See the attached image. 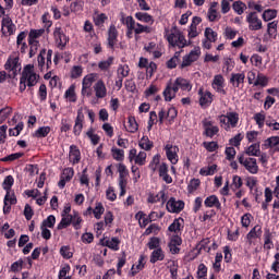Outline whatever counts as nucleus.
<instances>
[{"mask_svg":"<svg viewBox=\"0 0 279 279\" xmlns=\"http://www.w3.org/2000/svg\"><path fill=\"white\" fill-rule=\"evenodd\" d=\"M38 80H40V76L34 72V65H26L20 78V92L24 93L27 86L29 88H32V86H36V84H38Z\"/></svg>","mask_w":279,"mask_h":279,"instance_id":"1","label":"nucleus"},{"mask_svg":"<svg viewBox=\"0 0 279 279\" xmlns=\"http://www.w3.org/2000/svg\"><path fill=\"white\" fill-rule=\"evenodd\" d=\"M4 69L9 72L8 77H16L19 73H21V63L19 62V56H10L4 64Z\"/></svg>","mask_w":279,"mask_h":279,"instance_id":"2","label":"nucleus"},{"mask_svg":"<svg viewBox=\"0 0 279 279\" xmlns=\"http://www.w3.org/2000/svg\"><path fill=\"white\" fill-rule=\"evenodd\" d=\"M167 40L172 47H179V49H184V47H186V39L180 31H175L168 35Z\"/></svg>","mask_w":279,"mask_h":279,"instance_id":"3","label":"nucleus"},{"mask_svg":"<svg viewBox=\"0 0 279 279\" xmlns=\"http://www.w3.org/2000/svg\"><path fill=\"white\" fill-rule=\"evenodd\" d=\"M201 54L202 50L199 49V47H195L189 54L183 57L181 69H186V66H191L193 62H197Z\"/></svg>","mask_w":279,"mask_h":279,"instance_id":"4","label":"nucleus"},{"mask_svg":"<svg viewBox=\"0 0 279 279\" xmlns=\"http://www.w3.org/2000/svg\"><path fill=\"white\" fill-rule=\"evenodd\" d=\"M240 165H243L245 167L246 171L250 173H258V163H256V158H246L241 155L238 158Z\"/></svg>","mask_w":279,"mask_h":279,"instance_id":"5","label":"nucleus"},{"mask_svg":"<svg viewBox=\"0 0 279 279\" xmlns=\"http://www.w3.org/2000/svg\"><path fill=\"white\" fill-rule=\"evenodd\" d=\"M246 21L248 23V28L252 32H258V29H263V21L258 19V15L256 14V12H251L246 16Z\"/></svg>","mask_w":279,"mask_h":279,"instance_id":"6","label":"nucleus"},{"mask_svg":"<svg viewBox=\"0 0 279 279\" xmlns=\"http://www.w3.org/2000/svg\"><path fill=\"white\" fill-rule=\"evenodd\" d=\"M14 32H16V25H14L10 16H4L2 19V34L4 36H12Z\"/></svg>","mask_w":279,"mask_h":279,"instance_id":"7","label":"nucleus"},{"mask_svg":"<svg viewBox=\"0 0 279 279\" xmlns=\"http://www.w3.org/2000/svg\"><path fill=\"white\" fill-rule=\"evenodd\" d=\"M53 37L56 39V43L58 47H61L64 49L66 47V43H69V37L62 32V27H56L53 31Z\"/></svg>","mask_w":279,"mask_h":279,"instance_id":"8","label":"nucleus"},{"mask_svg":"<svg viewBox=\"0 0 279 279\" xmlns=\"http://www.w3.org/2000/svg\"><path fill=\"white\" fill-rule=\"evenodd\" d=\"M165 149L166 156L171 165H178V153L180 151V148H178V146L167 144Z\"/></svg>","mask_w":279,"mask_h":279,"instance_id":"9","label":"nucleus"},{"mask_svg":"<svg viewBox=\"0 0 279 279\" xmlns=\"http://www.w3.org/2000/svg\"><path fill=\"white\" fill-rule=\"evenodd\" d=\"M83 129H84V109L80 108L77 110V116H76L75 124L73 129V133L75 134V136H80V134H82Z\"/></svg>","mask_w":279,"mask_h":279,"instance_id":"10","label":"nucleus"},{"mask_svg":"<svg viewBox=\"0 0 279 279\" xmlns=\"http://www.w3.org/2000/svg\"><path fill=\"white\" fill-rule=\"evenodd\" d=\"M166 208L169 213H182V210H184V202L175 201V198L171 197L168 201Z\"/></svg>","mask_w":279,"mask_h":279,"instance_id":"11","label":"nucleus"},{"mask_svg":"<svg viewBox=\"0 0 279 279\" xmlns=\"http://www.w3.org/2000/svg\"><path fill=\"white\" fill-rule=\"evenodd\" d=\"M198 95L201 97L199 106H202V108H208V106H210V104H213V93L204 92L203 88H199Z\"/></svg>","mask_w":279,"mask_h":279,"instance_id":"12","label":"nucleus"},{"mask_svg":"<svg viewBox=\"0 0 279 279\" xmlns=\"http://www.w3.org/2000/svg\"><path fill=\"white\" fill-rule=\"evenodd\" d=\"M225 82L226 80L221 74L215 75L211 83L214 90H216L217 93H221V95H226V89H223Z\"/></svg>","mask_w":279,"mask_h":279,"instance_id":"13","label":"nucleus"},{"mask_svg":"<svg viewBox=\"0 0 279 279\" xmlns=\"http://www.w3.org/2000/svg\"><path fill=\"white\" fill-rule=\"evenodd\" d=\"M172 85L174 86V88H177V92H179L181 88V90H187L190 93V90H192L193 88L191 82L183 77H177Z\"/></svg>","mask_w":279,"mask_h":279,"instance_id":"14","label":"nucleus"},{"mask_svg":"<svg viewBox=\"0 0 279 279\" xmlns=\"http://www.w3.org/2000/svg\"><path fill=\"white\" fill-rule=\"evenodd\" d=\"M117 38H119V32L117 31V26L111 25L108 29V47H109V49H114V45H117Z\"/></svg>","mask_w":279,"mask_h":279,"instance_id":"15","label":"nucleus"},{"mask_svg":"<svg viewBox=\"0 0 279 279\" xmlns=\"http://www.w3.org/2000/svg\"><path fill=\"white\" fill-rule=\"evenodd\" d=\"M178 93V87L173 85V83L169 82L163 90L165 101H171L175 99V95Z\"/></svg>","mask_w":279,"mask_h":279,"instance_id":"16","label":"nucleus"},{"mask_svg":"<svg viewBox=\"0 0 279 279\" xmlns=\"http://www.w3.org/2000/svg\"><path fill=\"white\" fill-rule=\"evenodd\" d=\"M94 90H95L97 99H104V97H106V95H108V89L106 88V84L101 80H99L94 85Z\"/></svg>","mask_w":279,"mask_h":279,"instance_id":"17","label":"nucleus"},{"mask_svg":"<svg viewBox=\"0 0 279 279\" xmlns=\"http://www.w3.org/2000/svg\"><path fill=\"white\" fill-rule=\"evenodd\" d=\"M206 208H217L218 210H221V203L219 202V198L216 195L208 196L204 202Z\"/></svg>","mask_w":279,"mask_h":279,"instance_id":"18","label":"nucleus"},{"mask_svg":"<svg viewBox=\"0 0 279 279\" xmlns=\"http://www.w3.org/2000/svg\"><path fill=\"white\" fill-rule=\"evenodd\" d=\"M69 160L70 162H72V165H77V162H80L81 153H80V149H77V146L70 147Z\"/></svg>","mask_w":279,"mask_h":279,"instance_id":"19","label":"nucleus"},{"mask_svg":"<svg viewBox=\"0 0 279 279\" xmlns=\"http://www.w3.org/2000/svg\"><path fill=\"white\" fill-rule=\"evenodd\" d=\"M183 227H184V219L177 218L169 226L168 230H169V232H174L175 234H178V232H180V230H182Z\"/></svg>","mask_w":279,"mask_h":279,"instance_id":"20","label":"nucleus"},{"mask_svg":"<svg viewBox=\"0 0 279 279\" xmlns=\"http://www.w3.org/2000/svg\"><path fill=\"white\" fill-rule=\"evenodd\" d=\"M230 82L235 88H239V86L245 82V73H232Z\"/></svg>","mask_w":279,"mask_h":279,"instance_id":"21","label":"nucleus"},{"mask_svg":"<svg viewBox=\"0 0 279 279\" xmlns=\"http://www.w3.org/2000/svg\"><path fill=\"white\" fill-rule=\"evenodd\" d=\"M263 234V228L259 225H256L246 235V239L248 241H252V239H260V235Z\"/></svg>","mask_w":279,"mask_h":279,"instance_id":"22","label":"nucleus"},{"mask_svg":"<svg viewBox=\"0 0 279 279\" xmlns=\"http://www.w3.org/2000/svg\"><path fill=\"white\" fill-rule=\"evenodd\" d=\"M73 221V215L62 216L60 223L57 227V230H64V228H69Z\"/></svg>","mask_w":279,"mask_h":279,"instance_id":"23","label":"nucleus"},{"mask_svg":"<svg viewBox=\"0 0 279 279\" xmlns=\"http://www.w3.org/2000/svg\"><path fill=\"white\" fill-rule=\"evenodd\" d=\"M138 145L142 149H145V151H149L151 149V147H154V142L149 141V137L143 136L140 140Z\"/></svg>","mask_w":279,"mask_h":279,"instance_id":"24","label":"nucleus"},{"mask_svg":"<svg viewBox=\"0 0 279 279\" xmlns=\"http://www.w3.org/2000/svg\"><path fill=\"white\" fill-rule=\"evenodd\" d=\"M158 260H165V253H162V248H156L151 253L150 263H158Z\"/></svg>","mask_w":279,"mask_h":279,"instance_id":"25","label":"nucleus"},{"mask_svg":"<svg viewBox=\"0 0 279 279\" xmlns=\"http://www.w3.org/2000/svg\"><path fill=\"white\" fill-rule=\"evenodd\" d=\"M114 62L113 57H109L107 60H102L98 62V68L100 71H110V66H112V63Z\"/></svg>","mask_w":279,"mask_h":279,"instance_id":"26","label":"nucleus"},{"mask_svg":"<svg viewBox=\"0 0 279 279\" xmlns=\"http://www.w3.org/2000/svg\"><path fill=\"white\" fill-rule=\"evenodd\" d=\"M246 156H260V144H253L247 147L245 151Z\"/></svg>","mask_w":279,"mask_h":279,"instance_id":"27","label":"nucleus"},{"mask_svg":"<svg viewBox=\"0 0 279 279\" xmlns=\"http://www.w3.org/2000/svg\"><path fill=\"white\" fill-rule=\"evenodd\" d=\"M135 17L137 21H143V23H150V25H154V17L148 13L137 12Z\"/></svg>","mask_w":279,"mask_h":279,"instance_id":"28","label":"nucleus"},{"mask_svg":"<svg viewBox=\"0 0 279 279\" xmlns=\"http://www.w3.org/2000/svg\"><path fill=\"white\" fill-rule=\"evenodd\" d=\"M117 74H118V78L124 80V77H128V75H130V65L128 64L119 65L117 70Z\"/></svg>","mask_w":279,"mask_h":279,"instance_id":"29","label":"nucleus"},{"mask_svg":"<svg viewBox=\"0 0 279 279\" xmlns=\"http://www.w3.org/2000/svg\"><path fill=\"white\" fill-rule=\"evenodd\" d=\"M128 123H129V125L126 126L128 132H131V134H134V132H138V123L136 122V118L129 117Z\"/></svg>","mask_w":279,"mask_h":279,"instance_id":"30","label":"nucleus"},{"mask_svg":"<svg viewBox=\"0 0 279 279\" xmlns=\"http://www.w3.org/2000/svg\"><path fill=\"white\" fill-rule=\"evenodd\" d=\"M148 202L149 204H156V202H161L165 204V202H167V198H165V192L161 191L157 195H149Z\"/></svg>","mask_w":279,"mask_h":279,"instance_id":"31","label":"nucleus"},{"mask_svg":"<svg viewBox=\"0 0 279 279\" xmlns=\"http://www.w3.org/2000/svg\"><path fill=\"white\" fill-rule=\"evenodd\" d=\"M227 119H228L230 128H236V124L239 123V113L228 112L227 113Z\"/></svg>","mask_w":279,"mask_h":279,"instance_id":"32","label":"nucleus"},{"mask_svg":"<svg viewBox=\"0 0 279 279\" xmlns=\"http://www.w3.org/2000/svg\"><path fill=\"white\" fill-rule=\"evenodd\" d=\"M43 34H45V28L31 29V32L28 34V40L38 41L37 38H40V36H43Z\"/></svg>","mask_w":279,"mask_h":279,"instance_id":"33","label":"nucleus"},{"mask_svg":"<svg viewBox=\"0 0 279 279\" xmlns=\"http://www.w3.org/2000/svg\"><path fill=\"white\" fill-rule=\"evenodd\" d=\"M205 38L206 40H209V43H217V32H214V29L210 27H206Z\"/></svg>","mask_w":279,"mask_h":279,"instance_id":"34","label":"nucleus"},{"mask_svg":"<svg viewBox=\"0 0 279 279\" xmlns=\"http://www.w3.org/2000/svg\"><path fill=\"white\" fill-rule=\"evenodd\" d=\"M276 16H278V11L275 9H268V10L264 11V13H263V19L266 22H269V21L276 19Z\"/></svg>","mask_w":279,"mask_h":279,"instance_id":"35","label":"nucleus"},{"mask_svg":"<svg viewBox=\"0 0 279 279\" xmlns=\"http://www.w3.org/2000/svg\"><path fill=\"white\" fill-rule=\"evenodd\" d=\"M264 247L265 250H271V247H274V243L271 242V232H269V230H266L264 233Z\"/></svg>","mask_w":279,"mask_h":279,"instance_id":"36","label":"nucleus"},{"mask_svg":"<svg viewBox=\"0 0 279 279\" xmlns=\"http://www.w3.org/2000/svg\"><path fill=\"white\" fill-rule=\"evenodd\" d=\"M82 217H80V214L77 211H73L72 215V225L75 228V230H80L82 228Z\"/></svg>","mask_w":279,"mask_h":279,"instance_id":"37","label":"nucleus"},{"mask_svg":"<svg viewBox=\"0 0 279 279\" xmlns=\"http://www.w3.org/2000/svg\"><path fill=\"white\" fill-rule=\"evenodd\" d=\"M245 8H247V7L245 5V3L241 2V1L233 2V4H232V9L239 15H241V14H243V12H245Z\"/></svg>","mask_w":279,"mask_h":279,"instance_id":"38","label":"nucleus"},{"mask_svg":"<svg viewBox=\"0 0 279 279\" xmlns=\"http://www.w3.org/2000/svg\"><path fill=\"white\" fill-rule=\"evenodd\" d=\"M28 45L31 47L29 58H34V56H36V53H38V47L40 46V43L28 40Z\"/></svg>","mask_w":279,"mask_h":279,"instance_id":"39","label":"nucleus"},{"mask_svg":"<svg viewBox=\"0 0 279 279\" xmlns=\"http://www.w3.org/2000/svg\"><path fill=\"white\" fill-rule=\"evenodd\" d=\"M50 132L51 129L49 126H41L36 131L35 136H37V138H45V136H47Z\"/></svg>","mask_w":279,"mask_h":279,"instance_id":"40","label":"nucleus"},{"mask_svg":"<svg viewBox=\"0 0 279 279\" xmlns=\"http://www.w3.org/2000/svg\"><path fill=\"white\" fill-rule=\"evenodd\" d=\"M73 175H75V171H73V168H65L61 174V178H63V180H66L68 182H71V180H73Z\"/></svg>","mask_w":279,"mask_h":279,"instance_id":"41","label":"nucleus"},{"mask_svg":"<svg viewBox=\"0 0 279 279\" xmlns=\"http://www.w3.org/2000/svg\"><path fill=\"white\" fill-rule=\"evenodd\" d=\"M95 77H97L96 74H88L83 78V86L85 88H90L93 86V83L95 82Z\"/></svg>","mask_w":279,"mask_h":279,"instance_id":"42","label":"nucleus"},{"mask_svg":"<svg viewBox=\"0 0 279 279\" xmlns=\"http://www.w3.org/2000/svg\"><path fill=\"white\" fill-rule=\"evenodd\" d=\"M135 34H150L151 33V27L149 26H144L140 23L136 24L135 26Z\"/></svg>","mask_w":279,"mask_h":279,"instance_id":"43","label":"nucleus"},{"mask_svg":"<svg viewBox=\"0 0 279 279\" xmlns=\"http://www.w3.org/2000/svg\"><path fill=\"white\" fill-rule=\"evenodd\" d=\"M14 184V178L12 175L5 177L3 181V190L7 191V193H10V189H12Z\"/></svg>","mask_w":279,"mask_h":279,"instance_id":"44","label":"nucleus"},{"mask_svg":"<svg viewBox=\"0 0 279 279\" xmlns=\"http://www.w3.org/2000/svg\"><path fill=\"white\" fill-rule=\"evenodd\" d=\"M221 260H223V255L221 253H217L215 257V263L213 265L215 271H221Z\"/></svg>","mask_w":279,"mask_h":279,"instance_id":"45","label":"nucleus"},{"mask_svg":"<svg viewBox=\"0 0 279 279\" xmlns=\"http://www.w3.org/2000/svg\"><path fill=\"white\" fill-rule=\"evenodd\" d=\"M215 171H217V165H213L208 168H202L199 170L201 175H214Z\"/></svg>","mask_w":279,"mask_h":279,"instance_id":"46","label":"nucleus"},{"mask_svg":"<svg viewBox=\"0 0 279 279\" xmlns=\"http://www.w3.org/2000/svg\"><path fill=\"white\" fill-rule=\"evenodd\" d=\"M105 210L104 205L101 203H97L95 209L93 210L95 218L101 219Z\"/></svg>","mask_w":279,"mask_h":279,"instance_id":"47","label":"nucleus"},{"mask_svg":"<svg viewBox=\"0 0 279 279\" xmlns=\"http://www.w3.org/2000/svg\"><path fill=\"white\" fill-rule=\"evenodd\" d=\"M19 158H23V153H14L7 157H3L2 162H13V160H19Z\"/></svg>","mask_w":279,"mask_h":279,"instance_id":"48","label":"nucleus"},{"mask_svg":"<svg viewBox=\"0 0 279 279\" xmlns=\"http://www.w3.org/2000/svg\"><path fill=\"white\" fill-rule=\"evenodd\" d=\"M12 114V108L5 107L0 110V123H3Z\"/></svg>","mask_w":279,"mask_h":279,"instance_id":"49","label":"nucleus"},{"mask_svg":"<svg viewBox=\"0 0 279 279\" xmlns=\"http://www.w3.org/2000/svg\"><path fill=\"white\" fill-rule=\"evenodd\" d=\"M65 98L69 99V101L75 102V86L71 85L69 89L65 92Z\"/></svg>","mask_w":279,"mask_h":279,"instance_id":"50","label":"nucleus"},{"mask_svg":"<svg viewBox=\"0 0 279 279\" xmlns=\"http://www.w3.org/2000/svg\"><path fill=\"white\" fill-rule=\"evenodd\" d=\"M119 243H120L119 238H112L111 240L106 241L107 247H110V250H114V251L119 250Z\"/></svg>","mask_w":279,"mask_h":279,"instance_id":"51","label":"nucleus"},{"mask_svg":"<svg viewBox=\"0 0 279 279\" xmlns=\"http://www.w3.org/2000/svg\"><path fill=\"white\" fill-rule=\"evenodd\" d=\"M41 226H44V228H53V226H56V216H48V218L43 221Z\"/></svg>","mask_w":279,"mask_h":279,"instance_id":"52","label":"nucleus"},{"mask_svg":"<svg viewBox=\"0 0 279 279\" xmlns=\"http://www.w3.org/2000/svg\"><path fill=\"white\" fill-rule=\"evenodd\" d=\"M204 134H205V136L213 138V136H215L216 134H219V126L215 125L209 129H206Z\"/></svg>","mask_w":279,"mask_h":279,"instance_id":"53","label":"nucleus"},{"mask_svg":"<svg viewBox=\"0 0 279 279\" xmlns=\"http://www.w3.org/2000/svg\"><path fill=\"white\" fill-rule=\"evenodd\" d=\"M147 245L149 250H159L158 247H160V239L151 238Z\"/></svg>","mask_w":279,"mask_h":279,"instance_id":"54","label":"nucleus"},{"mask_svg":"<svg viewBox=\"0 0 279 279\" xmlns=\"http://www.w3.org/2000/svg\"><path fill=\"white\" fill-rule=\"evenodd\" d=\"M267 76L258 74L256 81L254 82V86H267Z\"/></svg>","mask_w":279,"mask_h":279,"instance_id":"55","label":"nucleus"},{"mask_svg":"<svg viewBox=\"0 0 279 279\" xmlns=\"http://www.w3.org/2000/svg\"><path fill=\"white\" fill-rule=\"evenodd\" d=\"M82 72H83L82 66H80V65H74V66L72 68V71H71V77H72L73 80H77V77H81V76H82Z\"/></svg>","mask_w":279,"mask_h":279,"instance_id":"56","label":"nucleus"},{"mask_svg":"<svg viewBox=\"0 0 279 279\" xmlns=\"http://www.w3.org/2000/svg\"><path fill=\"white\" fill-rule=\"evenodd\" d=\"M86 134L88 138H90L93 145H97L99 143V135L95 134L93 129H89Z\"/></svg>","mask_w":279,"mask_h":279,"instance_id":"57","label":"nucleus"},{"mask_svg":"<svg viewBox=\"0 0 279 279\" xmlns=\"http://www.w3.org/2000/svg\"><path fill=\"white\" fill-rule=\"evenodd\" d=\"M60 254L63 256V258H73V253L71 252V247L69 246H62L60 248Z\"/></svg>","mask_w":279,"mask_h":279,"instance_id":"58","label":"nucleus"},{"mask_svg":"<svg viewBox=\"0 0 279 279\" xmlns=\"http://www.w3.org/2000/svg\"><path fill=\"white\" fill-rule=\"evenodd\" d=\"M111 151H112V156H113L114 160H118V161L123 160V157H124L123 150H121L119 148H112Z\"/></svg>","mask_w":279,"mask_h":279,"instance_id":"59","label":"nucleus"},{"mask_svg":"<svg viewBox=\"0 0 279 279\" xmlns=\"http://www.w3.org/2000/svg\"><path fill=\"white\" fill-rule=\"evenodd\" d=\"M219 123L221 125V128H223L225 130H230V122H228V116L227 114H222L219 117Z\"/></svg>","mask_w":279,"mask_h":279,"instance_id":"60","label":"nucleus"},{"mask_svg":"<svg viewBox=\"0 0 279 279\" xmlns=\"http://www.w3.org/2000/svg\"><path fill=\"white\" fill-rule=\"evenodd\" d=\"M203 146L205 147V149H207V151H216V149L219 147V145H217V142H204Z\"/></svg>","mask_w":279,"mask_h":279,"instance_id":"61","label":"nucleus"},{"mask_svg":"<svg viewBox=\"0 0 279 279\" xmlns=\"http://www.w3.org/2000/svg\"><path fill=\"white\" fill-rule=\"evenodd\" d=\"M107 20H108V16H106L105 13L98 14L96 17H94L95 25H97L98 27L102 23H106Z\"/></svg>","mask_w":279,"mask_h":279,"instance_id":"62","label":"nucleus"},{"mask_svg":"<svg viewBox=\"0 0 279 279\" xmlns=\"http://www.w3.org/2000/svg\"><path fill=\"white\" fill-rule=\"evenodd\" d=\"M254 120H255L256 124L258 125V128H263V125H265V114L256 113L254 116Z\"/></svg>","mask_w":279,"mask_h":279,"instance_id":"63","label":"nucleus"},{"mask_svg":"<svg viewBox=\"0 0 279 279\" xmlns=\"http://www.w3.org/2000/svg\"><path fill=\"white\" fill-rule=\"evenodd\" d=\"M225 36L229 40H233V38L236 37V31L232 29V27H226L225 29Z\"/></svg>","mask_w":279,"mask_h":279,"instance_id":"64","label":"nucleus"}]
</instances>
